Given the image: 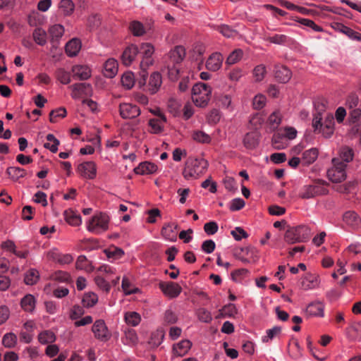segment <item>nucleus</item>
Returning a JSON list of instances; mask_svg holds the SVG:
<instances>
[{
    "mask_svg": "<svg viewBox=\"0 0 361 361\" xmlns=\"http://www.w3.org/2000/svg\"><path fill=\"white\" fill-rule=\"evenodd\" d=\"M81 48V42L78 39H72L68 42L65 47L66 54L70 56H75L80 51Z\"/></svg>",
    "mask_w": 361,
    "mask_h": 361,
    "instance_id": "29",
    "label": "nucleus"
},
{
    "mask_svg": "<svg viewBox=\"0 0 361 361\" xmlns=\"http://www.w3.org/2000/svg\"><path fill=\"white\" fill-rule=\"evenodd\" d=\"M252 250L253 248L251 247H236L233 250V256L243 263H249V259H247L245 256L242 255V252H245V255H248Z\"/></svg>",
    "mask_w": 361,
    "mask_h": 361,
    "instance_id": "41",
    "label": "nucleus"
},
{
    "mask_svg": "<svg viewBox=\"0 0 361 361\" xmlns=\"http://www.w3.org/2000/svg\"><path fill=\"white\" fill-rule=\"evenodd\" d=\"M252 250L253 248L251 247H236L233 250V256L243 263H249V259H247L245 256L242 255V252H245V255H248Z\"/></svg>",
    "mask_w": 361,
    "mask_h": 361,
    "instance_id": "40",
    "label": "nucleus"
},
{
    "mask_svg": "<svg viewBox=\"0 0 361 361\" xmlns=\"http://www.w3.org/2000/svg\"><path fill=\"white\" fill-rule=\"evenodd\" d=\"M17 342V336L13 333L6 334L2 338V343L6 348H13Z\"/></svg>",
    "mask_w": 361,
    "mask_h": 361,
    "instance_id": "53",
    "label": "nucleus"
},
{
    "mask_svg": "<svg viewBox=\"0 0 361 361\" xmlns=\"http://www.w3.org/2000/svg\"><path fill=\"white\" fill-rule=\"evenodd\" d=\"M69 88L71 90V97L74 99H78L82 96L91 97L93 93L91 84L87 82L75 83L69 86Z\"/></svg>",
    "mask_w": 361,
    "mask_h": 361,
    "instance_id": "6",
    "label": "nucleus"
},
{
    "mask_svg": "<svg viewBox=\"0 0 361 361\" xmlns=\"http://www.w3.org/2000/svg\"><path fill=\"white\" fill-rule=\"evenodd\" d=\"M122 85L128 90L131 89L135 84V77L132 72H126L121 77Z\"/></svg>",
    "mask_w": 361,
    "mask_h": 361,
    "instance_id": "49",
    "label": "nucleus"
},
{
    "mask_svg": "<svg viewBox=\"0 0 361 361\" xmlns=\"http://www.w3.org/2000/svg\"><path fill=\"white\" fill-rule=\"evenodd\" d=\"M159 287L162 293L170 298H175L178 297L182 291L180 286L172 281H161L159 283Z\"/></svg>",
    "mask_w": 361,
    "mask_h": 361,
    "instance_id": "8",
    "label": "nucleus"
},
{
    "mask_svg": "<svg viewBox=\"0 0 361 361\" xmlns=\"http://www.w3.org/2000/svg\"><path fill=\"white\" fill-rule=\"evenodd\" d=\"M97 302L98 296L92 292L85 293L82 300L83 306L87 308L93 307Z\"/></svg>",
    "mask_w": 361,
    "mask_h": 361,
    "instance_id": "43",
    "label": "nucleus"
},
{
    "mask_svg": "<svg viewBox=\"0 0 361 361\" xmlns=\"http://www.w3.org/2000/svg\"><path fill=\"white\" fill-rule=\"evenodd\" d=\"M139 53V48L135 44H130L127 47L121 55V60L126 66L132 64L135 57Z\"/></svg>",
    "mask_w": 361,
    "mask_h": 361,
    "instance_id": "15",
    "label": "nucleus"
},
{
    "mask_svg": "<svg viewBox=\"0 0 361 361\" xmlns=\"http://www.w3.org/2000/svg\"><path fill=\"white\" fill-rule=\"evenodd\" d=\"M6 173L13 181H17L26 176V171L20 167L10 166L7 168Z\"/></svg>",
    "mask_w": 361,
    "mask_h": 361,
    "instance_id": "35",
    "label": "nucleus"
},
{
    "mask_svg": "<svg viewBox=\"0 0 361 361\" xmlns=\"http://www.w3.org/2000/svg\"><path fill=\"white\" fill-rule=\"evenodd\" d=\"M78 171L85 178L94 179L97 175L96 164L94 161L83 162L78 165Z\"/></svg>",
    "mask_w": 361,
    "mask_h": 361,
    "instance_id": "10",
    "label": "nucleus"
},
{
    "mask_svg": "<svg viewBox=\"0 0 361 361\" xmlns=\"http://www.w3.org/2000/svg\"><path fill=\"white\" fill-rule=\"evenodd\" d=\"M243 51L240 49H235L232 51L226 59V63L234 64L238 62L243 57Z\"/></svg>",
    "mask_w": 361,
    "mask_h": 361,
    "instance_id": "55",
    "label": "nucleus"
},
{
    "mask_svg": "<svg viewBox=\"0 0 361 361\" xmlns=\"http://www.w3.org/2000/svg\"><path fill=\"white\" fill-rule=\"evenodd\" d=\"M343 221L354 230L358 229L361 225V218L354 211L345 212L343 215Z\"/></svg>",
    "mask_w": 361,
    "mask_h": 361,
    "instance_id": "16",
    "label": "nucleus"
},
{
    "mask_svg": "<svg viewBox=\"0 0 361 361\" xmlns=\"http://www.w3.org/2000/svg\"><path fill=\"white\" fill-rule=\"evenodd\" d=\"M71 72L74 79L87 80L91 78L92 71L90 67L85 65H75L72 66Z\"/></svg>",
    "mask_w": 361,
    "mask_h": 361,
    "instance_id": "14",
    "label": "nucleus"
},
{
    "mask_svg": "<svg viewBox=\"0 0 361 361\" xmlns=\"http://www.w3.org/2000/svg\"><path fill=\"white\" fill-rule=\"evenodd\" d=\"M162 83L161 75L158 72H154L149 78V91L152 94H155L160 88Z\"/></svg>",
    "mask_w": 361,
    "mask_h": 361,
    "instance_id": "30",
    "label": "nucleus"
},
{
    "mask_svg": "<svg viewBox=\"0 0 361 361\" xmlns=\"http://www.w3.org/2000/svg\"><path fill=\"white\" fill-rule=\"evenodd\" d=\"M281 332V327L276 326L272 329H268L267 331V336L262 338V341L264 343L268 342L269 340L273 339L276 336L280 334Z\"/></svg>",
    "mask_w": 361,
    "mask_h": 361,
    "instance_id": "63",
    "label": "nucleus"
},
{
    "mask_svg": "<svg viewBox=\"0 0 361 361\" xmlns=\"http://www.w3.org/2000/svg\"><path fill=\"white\" fill-rule=\"evenodd\" d=\"M164 337L162 331H156L152 334L149 343L153 347H158L162 343Z\"/></svg>",
    "mask_w": 361,
    "mask_h": 361,
    "instance_id": "59",
    "label": "nucleus"
},
{
    "mask_svg": "<svg viewBox=\"0 0 361 361\" xmlns=\"http://www.w3.org/2000/svg\"><path fill=\"white\" fill-rule=\"evenodd\" d=\"M47 32L41 27H37L34 30L32 37L34 41L40 46H44L47 43Z\"/></svg>",
    "mask_w": 361,
    "mask_h": 361,
    "instance_id": "36",
    "label": "nucleus"
},
{
    "mask_svg": "<svg viewBox=\"0 0 361 361\" xmlns=\"http://www.w3.org/2000/svg\"><path fill=\"white\" fill-rule=\"evenodd\" d=\"M195 314L202 322L210 323L212 320V313L204 307L198 308L195 312Z\"/></svg>",
    "mask_w": 361,
    "mask_h": 361,
    "instance_id": "45",
    "label": "nucleus"
},
{
    "mask_svg": "<svg viewBox=\"0 0 361 361\" xmlns=\"http://www.w3.org/2000/svg\"><path fill=\"white\" fill-rule=\"evenodd\" d=\"M192 138L194 140L201 143H209L211 142L210 136L201 130L195 131L192 134Z\"/></svg>",
    "mask_w": 361,
    "mask_h": 361,
    "instance_id": "57",
    "label": "nucleus"
},
{
    "mask_svg": "<svg viewBox=\"0 0 361 361\" xmlns=\"http://www.w3.org/2000/svg\"><path fill=\"white\" fill-rule=\"evenodd\" d=\"M274 78L281 83H287L292 77V71L286 66L277 64L274 66Z\"/></svg>",
    "mask_w": 361,
    "mask_h": 361,
    "instance_id": "12",
    "label": "nucleus"
},
{
    "mask_svg": "<svg viewBox=\"0 0 361 361\" xmlns=\"http://www.w3.org/2000/svg\"><path fill=\"white\" fill-rule=\"evenodd\" d=\"M319 276L316 274H307L301 281V288L305 290H310L319 286Z\"/></svg>",
    "mask_w": 361,
    "mask_h": 361,
    "instance_id": "22",
    "label": "nucleus"
},
{
    "mask_svg": "<svg viewBox=\"0 0 361 361\" xmlns=\"http://www.w3.org/2000/svg\"><path fill=\"white\" fill-rule=\"evenodd\" d=\"M208 166V161L204 159L189 157L185 163L183 176L186 180L196 179L206 171Z\"/></svg>",
    "mask_w": 361,
    "mask_h": 361,
    "instance_id": "1",
    "label": "nucleus"
},
{
    "mask_svg": "<svg viewBox=\"0 0 361 361\" xmlns=\"http://www.w3.org/2000/svg\"><path fill=\"white\" fill-rule=\"evenodd\" d=\"M306 312L311 317H323L324 315V305L319 301L312 302L307 307Z\"/></svg>",
    "mask_w": 361,
    "mask_h": 361,
    "instance_id": "20",
    "label": "nucleus"
},
{
    "mask_svg": "<svg viewBox=\"0 0 361 361\" xmlns=\"http://www.w3.org/2000/svg\"><path fill=\"white\" fill-rule=\"evenodd\" d=\"M149 126L152 128L151 133L159 134L164 130V127L159 118H152L149 121Z\"/></svg>",
    "mask_w": 361,
    "mask_h": 361,
    "instance_id": "60",
    "label": "nucleus"
},
{
    "mask_svg": "<svg viewBox=\"0 0 361 361\" xmlns=\"http://www.w3.org/2000/svg\"><path fill=\"white\" fill-rule=\"evenodd\" d=\"M319 151L317 148H311L302 153V161L305 165H310L314 162L318 157Z\"/></svg>",
    "mask_w": 361,
    "mask_h": 361,
    "instance_id": "33",
    "label": "nucleus"
},
{
    "mask_svg": "<svg viewBox=\"0 0 361 361\" xmlns=\"http://www.w3.org/2000/svg\"><path fill=\"white\" fill-rule=\"evenodd\" d=\"M192 347V342L190 340H183L173 346V353L175 355L183 357L188 353Z\"/></svg>",
    "mask_w": 361,
    "mask_h": 361,
    "instance_id": "25",
    "label": "nucleus"
},
{
    "mask_svg": "<svg viewBox=\"0 0 361 361\" xmlns=\"http://www.w3.org/2000/svg\"><path fill=\"white\" fill-rule=\"evenodd\" d=\"M157 166L150 161H144L140 163L135 168L134 171L137 174L147 175L154 173L157 171Z\"/></svg>",
    "mask_w": 361,
    "mask_h": 361,
    "instance_id": "24",
    "label": "nucleus"
},
{
    "mask_svg": "<svg viewBox=\"0 0 361 361\" xmlns=\"http://www.w3.org/2000/svg\"><path fill=\"white\" fill-rule=\"evenodd\" d=\"M53 279L55 281L63 283L71 282V275L69 273L63 271H57L53 275Z\"/></svg>",
    "mask_w": 361,
    "mask_h": 361,
    "instance_id": "61",
    "label": "nucleus"
},
{
    "mask_svg": "<svg viewBox=\"0 0 361 361\" xmlns=\"http://www.w3.org/2000/svg\"><path fill=\"white\" fill-rule=\"evenodd\" d=\"M178 228V225H173L172 224H166L163 226L161 234L166 240L169 241H176V233L175 230Z\"/></svg>",
    "mask_w": 361,
    "mask_h": 361,
    "instance_id": "28",
    "label": "nucleus"
},
{
    "mask_svg": "<svg viewBox=\"0 0 361 361\" xmlns=\"http://www.w3.org/2000/svg\"><path fill=\"white\" fill-rule=\"evenodd\" d=\"M36 300L31 294L25 295L20 300L22 309L28 312H32L35 308Z\"/></svg>",
    "mask_w": 361,
    "mask_h": 361,
    "instance_id": "32",
    "label": "nucleus"
},
{
    "mask_svg": "<svg viewBox=\"0 0 361 361\" xmlns=\"http://www.w3.org/2000/svg\"><path fill=\"white\" fill-rule=\"evenodd\" d=\"M38 340L42 344L52 343L56 340L55 334L51 331H44L38 336Z\"/></svg>",
    "mask_w": 361,
    "mask_h": 361,
    "instance_id": "51",
    "label": "nucleus"
},
{
    "mask_svg": "<svg viewBox=\"0 0 361 361\" xmlns=\"http://www.w3.org/2000/svg\"><path fill=\"white\" fill-rule=\"evenodd\" d=\"M139 51H141L143 57L142 61L140 62V68L149 67L152 65L153 61L151 57L154 51V47L149 43H142L140 45Z\"/></svg>",
    "mask_w": 361,
    "mask_h": 361,
    "instance_id": "11",
    "label": "nucleus"
},
{
    "mask_svg": "<svg viewBox=\"0 0 361 361\" xmlns=\"http://www.w3.org/2000/svg\"><path fill=\"white\" fill-rule=\"evenodd\" d=\"M104 252L109 259L112 258L113 259H120L124 255L123 249L117 247H114L112 249H105Z\"/></svg>",
    "mask_w": 361,
    "mask_h": 361,
    "instance_id": "50",
    "label": "nucleus"
},
{
    "mask_svg": "<svg viewBox=\"0 0 361 361\" xmlns=\"http://www.w3.org/2000/svg\"><path fill=\"white\" fill-rule=\"evenodd\" d=\"M119 113L123 119H132L140 114V109L136 105L123 103L119 105Z\"/></svg>",
    "mask_w": 361,
    "mask_h": 361,
    "instance_id": "9",
    "label": "nucleus"
},
{
    "mask_svg": "<svg viewBox=\"0 0 361 361\" xmlns=\"http://www.w3.org/2000/svg\"><path fill=\"white\" fill-rule=\"evenodd\" d=\"M333 166L327 171V176L333 183H341L346 179L345 169L347 164L341 161L339 159H332Z\"/></svg>",
    "mask_w": 361,
    "mask_h": 361,
    "instance_id": "4",
    "label": "nucleus"
},
{
    "mask_svg": "<svg viewBox=\"0 0 361 361\" xmlns=\"http://www.w3.org/2000/svg\"><path fill=\"white\" fill-rule=\"evenodd\" d=\"M59 8L65 16H71L75 8V4L72 0H61Z\"/></svg>",
    "mask_w": 361,
    "mask_h": 361,
    "instance_id": "48",
    "label": "nucleus"
},
{
    "mask_svg": "<svg viewBox=\"0 0 361 361\" xmlns=\"http://www.w3.org/2000/svg\"><path fill=\"white\" fill-rule=\"evenodd\" d=\"M50 35V42L51 44V51L56 49L59 46V41L62 37L64 33V27L59 24L54 25L49 29Z\"/></svg>",
    "mask_w": 361,
    "mask_h": 361,
    "instance_id": "13",
    "label": "nucleus"
},
{
    "mask_svg": "<svg viewBox=\"0 0 361 361\" xmlns=\"http://www.w3.org/2000/svg\"><path fill=\"white\" fill-rule=\"evenodd\" d=\"M178 65L171 64V63H166L168 76L169 78L172 81H175L178 78L179 68L178 67Z\"/></svg>",
    "mask_w": 361,
    "mask_h": 361,
    "instance_id": "56",
    "label": "nucleus"
},
{
    "mask_svg": "<svg viewBox=\"0 0 361 361\" xmlns=\"http://www.w3.org/2000/svg\"><path fill=\"white\" fill-rule=\"evenodd\" d=\"M221 315L223 317H234L237 312L238 310L235 304L229 303L223 307L221 310H220Z\"/></svg>",
    "mask_w": 361,
    "mask_h": 361,
    "instance_id": "54",
    "label": "nucleus"
},
{
    "mask_svg": "<svg viewBox=\"0 0 361 361\" xmlns=\"http://www.w3.org/2000/svg\"><path fill=\"white\" fill-rule=\"evenodd\" d=\"M185 56V48L182 46H176L169 53V59L167 63H171V64L179 65L183 60Z\"/></svg>",
    "mask_w": 361,
    "mask_h": 361,
    "instance_id": "17",
    "label": "nucleus"
},
{
    "mask_svg": "<svg viewBox=\"0 0 361 361\" xmlns=\"http://www.w3.org/2000/svg\"><path fill=\"white\" fill-rule=\"evenodd\" d=\"M326 185V181L317 179L314 185H304L299 193V197L302 199H310L316 196L326 195L329 193V190L324 187Z\"/></svg>",
    "mask_w": 361,
    "mask_h": 361,
    "instance_id": "3",
    "label": "nucleus"
},
{
    "mask_svg": "<svg viewBox=\"0 0 361 361\" xmlns=\"http://www.w3.org/2000/svg\"><path fill=\"white\" fill-rule=\"evenodd\" d=\"M124 319L128 324L133 326H137L141 321L140 315L136 312H126Z\"/></svg>",
    "mask_w": 361,
    "mask_h": 361,
    "instance_id": "46",
    "label": "nucleus"
},
{
    "mask_svg": "<svg viewBox=\"0 0 361 361\" xmlns=\"http://www.w3.org/2000/svg\"><path fill=\"white\" fill-rule=\"evenodd\" d=\"M46 138L47 141L52 142V144L51 145L49 142H45L44 144V147L49 149L52 153H56L58 151V147L60 145V141L53 134H48Z\"/></svg>",
    "mask_w": 361,
    "mask_h": 361,
    "instance_id": "42",
    "label": "nucleus"
},
{
    "mask_svg": "<svg viewBox=\"0 0 361 361\" xmlns=\"http://www.w3.org/2000/svg\"><path fill=\"white\" fill-rule=\"evenodd\" d=\"M92 331L94 337L102 342H106L111 338V334L102 319H98L94 322Z\"/></svg>",
    "mask_w": 361,
    "mask_h": 361,
    "instance_id": "7",
    "label": "nucleus"
},
{
    "mask_svg": "<svg viewBox=\"0 0 361 361\" xmlns=\"http://www.w3.org/2000/svg\"><path fill=\"white\" fill-rule=\"evenodd\" d=\"M66 221L71 226H79L81 222V216L75 213L72 209H68L64 212Z\"/></svg>",
    "mask_w": 361,
    "mask_h": 361,
    "instance_id": "34",
    "label": "nucleus"
},
{
    "mask_svg": "<svg viewBox=\"0 0 361 361\" xmlns=\"http://www.w3.org/2000/svg\"><path fill=\"white\" fill-rule=\"evenodd\" d=\"M75 268L80 270H86L87 271H92L94 269L91 262L88 261L85 255H80L75 262Z\"/></svg>",
    "mask_w": 361,
    "mask_h": 361,
    "instance_id": "37",
    "label": "nucleus"
},
{
    "mask_svg": "<svg viewBox=\"0 0 361 361\" xmlns=\"http://www.w3.org/2000/svg\"><path fill=\"white\" fill-rule=\"evenodd\" d=\"M267 73L265 66L260 64L257 66L253 70V75L256 82L262 81Z\"/></svg>",
    "mask_w": 361,
    "mask_h": 361,
    "instance_id": "58",
    "label": "nucleus"
},
{
    "mask_svg": "<svg viewBox=\"0 0 361 361\" xmlns=\"http://www.w3.org/2000/svg\"><path fill=\"white\" fill-rule=\"evenodd\" d=\"M212 89L204 92L203 94L200 95L192 96V99L194 104L199 107L204 108L207 106L211 97Z\"/></svg>",
    "mask_w": 361,
    "mask_h": 361,
    "instance_id": "31",
    "label": "nucleus"
},
{
    "mask_svg": "<svg viewBox=\"0 0 361 361\" xmlns=\"http://www.w3.org/2000/svg\"><path fill=\"white\" fill-rule=\"evenodd\" d=\"M223 56L220 53L212 54L206 62V68L211 71H218L222 65Z\"/></svg>",
    "mask_w": 361,
    "mask_h": 361,
    "instance_id": "19",
    "label": "nucleus"
},
{
    "mask_svg": "<svg viewBox=\"0 0 361 361\" xmlns=\"http://www.w3.org/2000/svg\"><path fill=\"white\" fill-rule=\"evenodd\" d=\"M66 114L67 111L64 107H59L54 109L49 113V121L51 123H56V118H65Z\"/></svg>",
    "mask_w": 361,
    "mask_h": 361,
    "instance_id": "52",
    "label": "nucleus"
},
{
    "mask_svg": "<svg viewBox=\"0 0 361 361\" xmlns=\"http://www.w3.org/2000/svg\"><path fill=\"white\" fill-rule=\"evenodd\" d=\"M39 278V271L35 269H30L25 274L24 281L27 285L35 284Z\"/></svg>",
    "mask_w": 361,
    "mask_h": 361,
    "instance_id": "39",
    "label": "nucleus"
},
{
    "mask_svg": "<svg viewBox=\"0 0 361 361\" xmlns=\"http://www.w3.org/2000/svg\"><path fill=\"white\" fill-rule=\"evenodd\" d=\"M340 157L341 161L344 163H348L353 159L354 151L349 147H343L340 150Z\"/></svg>",
    "mask_w": 361,
    "mask_h": 361,
    "instance_id": "47",
    "label": "nucleus"
},
{
    "mask_svg": "<svg viewBox=\"0 0 361 361\" xmlns=\"http://www.w3.org/2000/svg\"><path fill=\"white\" fill-rule=\"evenodd\" d=\"M267 98L263 94L256 95L252 101V105L255 109H262L266 104Z\"/></svg>",
    "mask_w": 361,
    "mask_h": 361,
    "instance_id": "64",
    "label": "nucleus"
},
{
    "mask_svg": "<svg viewBox=\"0 0 361 361\" xmlns=\"http://www.w3.org/2000/svg\"><path fill=\"white\" fill-rule=\"evenodd\" d=\"M55 76L61 83L64 85L69 84L71 81V73L62 68L56 69Z\"/></svg>",
    "mask_w": 361,
    "mask_h": 361,
    "instance_id": "44",
    "label": "nucleus"
},
{
    "mask_svg": "<svg viewBox=\"0 0 361 361\" xmlns=\"http://www.w3.org/2000/svg\"><path fill=\"white\" fill-rule=\"evenodd\" d=\"M320 132L325 137H331L334 132V118L331 114L328 115L324 122L322 123V126L319 128Z\"/></svg>",
    "mask_w": 361,
    "mask_h": 361,
    "instance_id": "23",
    "label": "nucleus"
},
{
    "mask_svg": "<svg viewBox=\"0 0 361 361\" xmlns=\"http://www.w3.org/2000/svg\"><path fill=\"white\" fill-rule=\"evenodd\" d=\"M109 216L105 213L96 214L89 221L87 230L95 233L105 231L109 228Z\"/></svg>",
    "mask_w": 361,
    "mask_h": 361,
    "instance_id": "5",
    "label": "nucleus"
},
{
    "mask_svg": "<svg viewBox=\"0 0 361 361\" xmlns=\"http://www.w3.org/2000/svg\"><path fill=\"white\" fill-rule=\"evenodd\" d=\"M118 72V62L114 59H108L104 66V75L109 78H114Z\"/></svg>",
    "mask_w": 361,
    "mask_h": 361,
    "instance_id": "26",
    "label": "nucleus"
},
{
    "mask_svg": "<svg viewBox=\"0 0 361 361\" xmlns=\"http://www.w3.org/2000/svg\"><path fill=\"white\" fill-rule=\"evenodd\" d=\"M334 28L347 35L349 38L361 42V34L353 30L350 27L342 24L336 23Z\"/></svg>",
    "mask_w": 361,
    "mask_h": 361,
    "instance_id": "27",
    "label": "nucleus"
},
{
    "mask_svg": "<svg viewBox=\"0 0 361 361\" xmlns=\"http://www.w3.org/2000/svg\"><path fill=\"white\" fill-rule=\"evenodd\" d=\"M310 232L309 228L304 225L289 227L284 234V240L288 244L305 242L309 238Z\"/></svg>",
    "mask_w": 361,
    "mask_h": 361,
    "instance_id": "2",
    "label": "nucleus"
},
{
    "mask_svg": "<svg viewBox=\"0 0 361 361\" xmlns=\"http://www.w3.org/2000/svg\"><path fill=\"white\" fill-rule=\"evenodd\" d=\"M259 138L260 135L258 132L252 131L245 135L243 142L247 149H254L258 146Z\"/></svg>",
    "mask_w": 361,
    "mask_h": 361,
    "instance_id": "18",
    "label": "nucleus"
},
{
    "mask_svg": "<svg viewBox=\"0 0 361 361\" xmlns=\"http://www.w3.org/2000/svg\"><path fill=\"white\" fill-rule=\"evenodd\" d=\"M129 30L135 37H140L145 34L143 24L138 20H133L129 25Z\"/></svg>",
    "mask_w": 361,
    "mask_h": 361,
    "instance_id": "38",
    "label": "nucleus"
},
{
    "mask_svg": "<svg viewBox=\"0 0 361 361\" xmlns=\"http://www.w3.org/2000/svg\"><path fill=\"white\" fill-rule=\"evenodd\" d=\"M350 111L349 112V115L348 117V121L350 124H354L359 122V120L361 117V109L359 108L350 109Z\"/></svg>",
    "mask_w": 361,
    "mask_h": 361,
    "instance_id": "62",
    "label": "nucleus"
},
{
    "mask_svg": "<svg viewBox=\"0 0 361 361\" xmlns=\"http://www.w3.org/2000/svg\"><path fill=\"white\" fill-rule=\"evenodd\" d=\"M49 259L57 262L61 264H68L72 262L73 257L71 255H62L56 250H52L47 253Z\"/></svg>",
    "mask_w": 361,
    "mask_h": 361,
    "instance_id": "21",
    "label": "nucleus"
}]
</instances>
